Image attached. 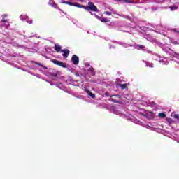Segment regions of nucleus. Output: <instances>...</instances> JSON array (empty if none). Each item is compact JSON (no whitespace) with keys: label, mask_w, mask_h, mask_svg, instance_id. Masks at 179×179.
Here are the masks:
<instances>
[{"label":"nucleus","mask_w":179,"mask_h":179,"mask_svg":"<svg viewBox=\"0 0 179 179\" xmlns=\"http://www.w3.org/2000/svg\"><path fill=\"white\" fill-rule=\"evenodd\" d=\"M110 97H117V99H121V95H120V94H113V95H110Z\"/></svg>","instance_id":"nucleus-15"},{"label":"nucleus","mask_w":179,"mask_h":179,"mask_svg":"<svg viewBox=\"0 0 179 179\" xmlns=\"http://www.w3.org/2000/svg\"><path fill=\"white\" fill-rule=\"evenodd\" d=\"M52 62L55 64V65H57L58 66H62V68H66V64L59 62L57 59H52Z\"/></svg>","instance_id":"nucleus-2"},{"label":"nucleus","mask_w":179,"mask_h":179,"mask_svg":"<svg viewBox=\"0 0 179 179\" xmlns=\"http://www.w3.org/2000/svg\"><path fill=\"white\" fill-rule=\"evenodd\" d=\"M38 65H41V63H39V64H38Z\"/></svg>","instance_id":"nucleus-25"},{"label":"nucleus","mask_w":179,"mask_h":179,"mask_svg":"<svg viewBox=\"0 0 179 179\" xmlns=\"http://www.w3.org/2000/svg\"><path fill=\"white\" fill-rule=\"evenodd\" d=\"M110 101H113V103H120V101H117V100H115L114 99H111Z\"/></svg>","instance_id":"nucleus-19"},{"label":"nucleus","mask_w":179,"mask_h":179,"mask_svg":"<svg viewBox=\"0 0 179 179\" xmlns=\"http://www.w3.org/2000/svg\"><path fill=\"white\" fill-rule=\"evenodd\" d=\"M105 94H106V96H108V92H106Z\"/></svg>","instance_id":"nucleus-23"},{"label":"nucleus","mask_w":179,"mask_h":179,"mask_svg":"<svg viewBox=\"0 0 179 179\" xmlns=\"http://www.w3.org/2000/svg\"><path fill=\"white\" fill-rule=\"evenodd\" d=\"M63 3L66 5H69L70 6H76V8H80V4L78 3H72L71 1H64Z\"/></svg>","instance_id":"nucleus-4"},{"label":"nucleus","mask_w":179,"mask_h":179,"mask_svg":"<svg viewBox=\"0 0 179 179\" xmlns=\"http://www.w3.org/2000/svg\"><path fill=\"white\" fill-rule=\"evenodd\" d=\"M80 8L85 9V10H87V12H90L91 15H94L92 12H99V9H97V7L93 3V2H88V6H83L80 5ZM91 11V12H90Z\"/></svg>","instance_id":"nucleus-1"},{"label":"nucleus","mask_w":179,"mask_h":179,"mask_svg":"<svg viewBox=\"0 0 179 179\" xmlns=\"http://www.w3.org/2000/svg\"><path fill=\"white\" fill-rule=\"evenodd\" d=\"M71 62H73V65H78L79 64V57L76 55H73L71 58Z\"/></svg>","instance_id":"nucleus-3"},{"label":"nucleus","mask_w":179,"mask_h":179,"mask_svg":"<svg viewBox=\"0 0 179 179\" xmlns=\"http://www.w3.org/2000/svg\"><path fill=\"white\" fill-rule=\"evenodd\" d=\"M85 92H87L88 96L92 97V99H94L96 97V94H93L92 92H90L89 90H85Z\"/></svg>","instance_id":"nucleus-7"},{"label":"nucleus","mask_w":179,"mask_h":179,"mask_svg":"<svg viewBox=\"0 0 179 179\" xmlns=\"http://www.w3.org/2000/svg\"><path fill=\"white\" fill-rule=\"evenodd\" d=\"M136 48H137V50H143V48H145V45H137Z\"/></svg>","instance_id":"nucleus-13"},{"label":"nucleus","mask_w":179,"mask_h":179,"mask_svg":"<svg viewBox=\"0 0 179 179\" xmlns=\"http://www.w3.org/2000/svg\"><path fill=\"white\" fill-rule=\"evenodd\" d=\"M173 44H177V42H173Z\"/></svg>","instance_id":"nucleus-24"},{"label":"nucleus","mask_w":179,"mask_h":179,"mask_svg":"<svg viewBox=\"0 0 179 179\" xmlns=\"http://www.w3.org/2000/svg\"><path fill=\"white\" fill-rule=\"evenodd\" d=\"M61 52H64L63 55H62L64 58H68V57L69 55V53L71 52L68 49H64V50H61Z\"/></svg>","instance_id":"nucleus-6"},{"label":"nucleus","mask_w":179,"mask_h":179,"mask_svg":"<svg viewBox=\"0 0 179 179\" xmlns=\"http://www.w3.org/2000/svg\"><path fill=\"white\" fill-rule=\"evenodd\" d=\"M124 2H126L127 3H134L133 0H124Z\"/></svg>","instance_id":"nucleus-17"},{"label":"nucleus","mask_w":179,"mask_h":179,"mask_svg":"<svg viewBox=\"0 0 179 179\" xmlns=\"http://www.w3.org/2000/svg\"><path fill=\"white\" fill-rule=\"evenodd\" d=\"M158 116L160 117V118H166V114L164 113H159Z\"/></svg>","instance_id":"nucleus-14"},{"label":"nucleus","mask_w":179,"mask_h":179,"mask_svg":"<svg viewBox=\"0 0 179 179\" xmlns=\"http://www.w3.org/2000/svg\"><path fill=\"white\" fill-rule=\"evenodd\" d=\"M169 8L171 10H177L178 9V6H169Z\"/></svg>","instance_id":"nucleus-11"},{"label":"nucleus","mask_w":179,"mask_h":179,"mask_svg":"<svg viewBox=\"0 0 179 179\" xmlns=\"http://www.w3.org/2000/svg\"><path fill=\"white\" fill-rule=\"evenodd\" d=\"M128 86V84L127 83H125V84H120V87H121V90H124V89H127Z\"/></svg>","instance_id":"nucleus-10"},{"label":"nucleus","mask_w":179,"mask_h":179,"mask_svg":"<svg viewBox=\"0 0 179 179\" xmlns=\"http://www.w3.org/2000/svg\"><path fill=\"white\" fill-rule=\"evenodd\" d=\"M103 13L104 15H107V16H111V15H113L111 12L109 11H105Z\"/></svg>","instance_id":"nucleus-16"},{"label":"nucleus","mask_w":179,"mask_h":179,"mask_svg":"<svg viewBox=\"0 0 179 179\" xmlns=\"http://www.w3.org/2000/svg\"><path fill=\"white\" fill-rule=\"evenodd\" d=\"M116 1H120V0H116Z\"/></svg>","instance_id":"nucleus-26"},{"label":"nucleus","mask_w":179,"mask_h":179,"mask_svg":"<svg viewBox=\"0 0 179 179\" xmlns=\"http://www.w3.org/2000/svg\"><path fill=\"white\" fill-rule=\"evenodd\" d=\"M49 5L50 6H52V8H55V9H57V3L55 2H52V3L50 2Z\"/></svg>","instance_id":"nucleus-12"},{"label":"nucleus","mask_w":179,"mask_h":179,"mask_svg":"<svg viewBox=\"0 0 179 179\" xmlns=\"http://www.w3.org/2000/svg\"><path fill=\"white\" fill-rule=\"evenodd\" d=\"M1 22H3V23H6V22H8V20H6V19H3V20H1Z\"/></svg>","instance_id":"nucleus-21"},{"label":"nucleus","mask_w":179,"mask_h":179,"mask_svg":"<svg viewBox=\"0 0 179 179\" xmlns=\"http://www.w3.org/2000/svg\"><path fill=\"white\" fill-rule=\"evenodd\" d=\"M54 49L55 50V51H57V52H59V51H61V45H58V44H55Z\"/></svg>","instance_id":"nucleus-9"},{"label":"nucleus","mask_w":179,"mask_h":179,"mask_svg":"<svg viewBox=\"0 0 179 179\" xmlns=\"http://www.w3.org/2000/svg\"><path fill=\"white\" fill-rule=\"evenodd\" d=\"M88 72H90L92 76H94L96 75V71H94V69H93V67H90L88 69Z\"/></svg>","instance_id":"nucleus-8"},{"label":"nucleus","mask_w":179,"mask_h":179,"mask_svg":"<svg viewBox=\"0 0 179 179\" xmlns=\"http://www.w3.org/2000/svg\"><path fill=\"white\" fill-rule=\"evenodd\" d=\"M94 16H95V17H96V19H98L99 20H100L103 23H107L108 22H110V20H108L107 18L101 17H100V16H99L96 14H94Z\"/></svg>","instance_id":"nucleus-5"},{"label":"nucleus","mask_w":179,"mask_h":179,"mask_svg":"<svg viewBox=\"0 0 179 179\" xmlns=\"http://www.w3.org/2000/svg\"><path fill=\"white\" fill-rule=\"evenodd\" d=\"M174 31L176 32V33H178V34H179V31H177V30H174Z\"/></svg>","instance_id":"nucleus-22"},{"label":"nucleus","mask_w":179,"mask_h":179,"mask_svg":"<svg viewBox=\"0 0 179 179\" xmlns=\"http://www.w3.org/2000/svg\"><path fill=\"white\" fill-rule=\"evenodd\" d=\"M167 121L169 124H171V122H173V120L171 118L167 119Z\"/></svg>","instance_id":"nucleus-20"},{"label":"nucleus","mask_w":179,"mask_h":179,"mask_svg":"<svg viewBox=\"0 0 179 179\" xmlns=\"http://www.w3.org/2000/svg\"><path fill=\"white\" fill-rule=\"evenodd\" d=\"M173 118H175L176 120H179V115L178 114H175L173 115Z\"/></svg>","instance_id":"nucleus-18"}]
</instances>
